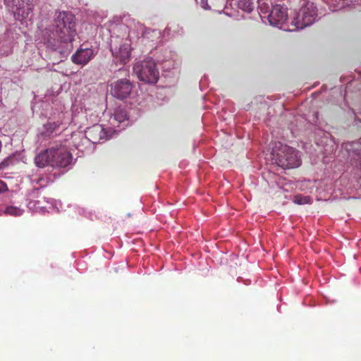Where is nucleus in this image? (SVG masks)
<instances>
[{"label": "nucleus", "instance_id": "nucleus-4", "mask_svg": "<svg viewBox=\"0 0 361 361\" xmlns=\"http://www.w3.org/2000/svg\"><path fill=\"white\" fill-rule=\"evenodd\" d=\"M133 72L140 80L146 83L155 84L159 78L156 63L152 59L137 62L133 66Z\"/></svg>", "mask_w": 361, "mask_h": 361}, {"label": "nucleus", "instance_id": "nucleus-17", "mask_svg": "<svg viewBox=\"0 0 361 361\" xmlns=\"http://www.w3.org/2000/svg\"><path fill=\"white\" fill-rule=\"evenodd\" d=\"M59 126V124L56 123H49L47 124V129L51 130V131L55 130L56 128H58Z\"/></svg>", "mask_w": 361, "mask_h": 361}, {"label": "nucleus", "instance_id": "nucleus-7", "mask_svg": "<svg viewBox=\"0 0 361 361\" xmlns=\"http://www.w3.org/2000/svg\"><path fill=\"white\" fill-rule=\"evenodd\" d=\"M116 130L105 128L101 124H94L85 131L86 138L92 143H99L110 139Z\"/></svg>", "mask_w": 361, "mask_h": 361}, {"label": "nucleus", "instance_id": "nucleus-12", "mask_svg": "<svg viewBox=\"0 0 361 361\" xmlns=\"http://www.w3.org/2000/svg\"><path fill=\"white\" fill-rule=\"evenodd\" d=\"M111 123H121L128 120V114L126 109L118 108L115 110L113 116L111 118Z\"/></svg>", "mask_w": 361, "mask_h": 361}, {"label": "nucleus", "instance_id": "nucleus-2", "mask_svg": "<svg viewBox=\"0 0 361 361\" xmlns=\"http://www.w3.org/2000/svg\"><path fill=\"white\" fill-rule=\"evenodd\" d=\"M72 154L67 148L62 145H56L47 148L37 154L35 163L38 167L46 166L65 168L72 161Z\"/></svg>", "mask_w": 361, "mask_h": 361}, {"label": "nucleus", "instance_id": "nucleus-10", "mask_svg": "<svg viewBox=\"0 0 361 361\" xmlns=\"http://www.w3.org/2000/svg\"><path fill=\"white\" fill-rule=\"evenodd\" d=\"M288 19V11L286 7L276 5L272 7L268 20L271 25L280 26L283 25Z\"/></svg>", "mask_w": 361, "mask_h": 361}, {"label": "nucleus", "instance_id": "nucleus-14", "mask_svg": "<svg viewBox=\"0 0 361 361\" xmlns=\"http://www.w3.org/2000/svg\"><path fill=\"white\" fill-rule=\"evenodd\" d=\"M23 213V210L21 209L20 207H14V206H9L7 207L5 209V214L11 215L13 216H21Z\"/></svg>", "mask_w": 361, "mask_h": 361}, {"label": "nucleus", "instance_id": "nucleus-13", "mask_svg": "<svg viewBox=\"0 0 361 361\" xmlns=\"http://www.w3.org/2000/svg\"><path fill=\"white\" fill-rule=\"evenodd\" d=\"M235 4L238 8L247 13H250L255 7L253 0H236Z\"/></svg>", "mask_w": 361, "mask_h": 361}, {"label": "nucleus", "instance_id": "nucleus-18", "mask_svg": "<svg viewBox=\"0 0 361 361\" xmlns=\"http://www.w3.org/2000/svg\"><path fill=\"white\" fill-rule=\"evenodd\" d=\"M8 190L7 185L1 180H0V193Z\"/></svg>", "mask_w": 361, "mask_h": 361}, {"label": "nucleus", "instance_id": "nucleus-15", "mask_svg": "<svg viewBox=\"0 0 361 361\" xmlns=\"http://www.w3.org/2000/svg\"><path fill=\"white\" fill-rule=\"evenodd\" d=\"M293 202L298 204H311L312 200L309 196H303L302 195H297L294 197Z\"/></svg>", "mask_w": 361, "mask_h": 361}, {"label": "nucleus", "instance_id": "nucleus-11", "mask_svg": "<svg viewBox=\"0 0 361 361\" xmlns=\"http://www.w3.org/2000/svg\"><path fill=\"white\" fill-rule=\"evenodd\" d=\"M94 55L93 50L90 48L80 49L72 56V61L74 63L85 65Z\"/></svg>", "mask_w": 361, "mask_h": 361}, {"label": "nucleus", "instance_id": "nucleus-9", "mask_svg": "<svg viewBox=\"0 0 361 361\" xmlns=\"http://www.w3.org/2000/svg\"><path fill=\"white\" fill-rule=\"evenodd\" d=\"M133 88V83L126 78L118 80L111 84V94L120 99H124L130 96Z\"/></svg>", "mask_w": 361, "mask_h": 361}, {"label": "nucleus", "instance_id": "nucleus-8", "mask_svg": "<svg viewBox=\"0 0 361 361\" xmlns=\"http://www.w3.org/2000/svg\"><path fill=\"white\" fill-rule=\"evenodd\" d=\"M6 7L11 10L18 20L28 18L32 11V4L25 0H4Z\"/></svg>", "mask_w": 361, "mask_h": 361}, {"label": "nucleus", "instance_id": "nucleus-5", "mask_svg": "<svg viewBox=\"0 0 361 361\" xmlns=\"http://www.w3.org/2000/svg\"><path fill=\"white\" fill-rule=\"evenodd\" d=\"M118 28L123 31V37L122 42L120 41L118 37H116L115 44L111 46V51L112 54L118 59L122 63H126L130 57L131 41L128 37V27L121 25Z\"/></svg>", "mask_w": 361, "mask_h": 361}, {"label": "nucleus", "instance_id": "nucleus-16", "mask_svg": "<svg viewBox=\"0 0 361 361\" xmlns=\"http://www.w3.org/2000/svg\"><path fill=\"white\" fill-rule=\"evenodd\" d=\"M197 2L201 6V7L204 9H209L210 6L208 4V0H196Z\"/></svg>", "mask_w": 361, "mask_h": 361}, {"label": "nucleus", "instance_id": "nucleus-1", "mask_svg": "<svg viewBox=\"0 0 361 361\" xmlns=\"http://www.w3.org/2000/svg\"><path fill=\"white\" fill-rule=\"evenodd\" d=\"M77 34L75 17L71 12H56L51 33L44 32L45 43L63 55L68 54L73 49L72 42Z\"/></svg>", "mask_w": 361, "mask_h": 361}, {"label": "nucleus", "instance_id": "nucleus-3", "mask_svg": "<svg viewBox=\"0 0 361 361\" xmlns=\"http://www.w3.org/2000/svg\"><path fill=\"white\" fill-rule=\"evenodd\" d=\"M279 147L276 152L273 153L276 164L283 169H294L301 164L299 152L288 145L279 143Z\"/></svg>", "mask_w": 361, "mask_h": 361}, {"label": "nucleus", "instance_id": "nucleus-6", "mask_svg": "<svg viewBox=\"0 0 361 361\" xmlns=\"http://www.w3.org/2000/svg\"><path fill=\"white\" fill-rule=\"evenodd\" d=\"M303 4L293 19V23L298 29L312 25L317 16V9L313 3L302 0Z\"/></svg>", "mask_w": 361, "mask_h": 361}]
</instances>
